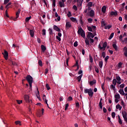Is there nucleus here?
Returning <instances> with one entry per match:
<instances>
[{"label":"nucleus","mask_w":127,"mask_h":127,"mask_svg":"<svg viewBox=\"0 0 127 127\" xmlns=\"http://www.w3.org/2000/svg\"><path fill=\"white\" fill-rule=\"evenodd\" d=\"M85 94H88L90 98H92L94 95V92H93V89H85L84 90Z\"/></svg>","instance_id":"nucleus-1"},{"label":"nucleus","mask_w":127,"mask_h":127,"mask_svg":"<svg viewBox=\"0 0 127 127\" xmlns=\"http://www.w3.org/2000/svg\"><path fill=\"white\" fill-rule=\"evenodd\" d=\"M77 33L79 35H81L83 38H85L86 37V35L85 34V31L83 30L82 28H79L77 31Z\"/></svg>","instance_id":"nucleus-2"},{"label":"nucleus","mask_w":127,"mask_h":127,"mask_svg":"<svg viewBox=\"0 0 127 127\" xmlns=\"http://www.w3.org/2000/svg\"><path fill=\"white\" fill-rule=\"evenodd\" d=\"M26 80L28 83H33V78H32L30 75H27Z\"/></svg>","instance_id":"nucleus-3"},{"label":"nucleus","mask_w":127,"mask_h":127,"mask_svg":"<svg viewBox=\"0 0 127 127\" xmlns=\"http://www.w3.org/2000/svg\"><path fill=\"white\" fill-rule=\"evenodd\" d=\"M2 54L5 59V60H7L8 58V53L5 50H4V53H2Z\"/></svg>","instance_id":"nucleus-4"},{"label":"nucleus","mask_w":127,"mask_h":127,"mask_svg":"<svg viewBox=\"0 0 127 127\" xmlns=\"http://www.w3.org/2000/svg\"><path fill=\"white\" fill-rule=\"evenodd\" d=\"M43 114H44V109L42 108L41 112H39V113L37 114V116H38L39 118H40L42 116H43Z\"/></svg>","instance_id":"nucleus-5"},{"label":"nucleus","mask_w":127,"mask_h":127,"mask_svg":"<svg viewBox=\"0 0 127 127\" xmlns=\"http://www.w3.org/2000/svg\"><path fill=\"white\" fill-rule=\"evenodd\" d=\"M19 13H20V10L18 9L16 13V18L13 19L14 21H16V19L19 17Z\"/></svg>","instance_id":"nucleus-6"},{"label":"nucleus","mask_w":127,"mask_h":127,"mask_svg":"<svg viewBox=\"0 0 127 127\" xmlns=\"http://www.w3.org/2000/svg\"><path fill=\"white\" fill-rule=\"evenodd\" d=\"M24 99L26 103H29V96L27 95L24 96Z\"/></svg>","instance_id":"nucleus-7"},{"label":"nucleus","mask_w":127,"mask_h":127,"mask_svg":"<svg viewBox=\"0 0 127 127\" xmlns=\"http://www.w3.org/2000/svg\"><path fill=\"white\" fill-rule=\"evenodd\" d=\"M65 27L67 29H69L70 27H72V25H71V23H70L69 22H67L66 23Z\"/></svg>","instance_id":"nucleus-8"},{"label":"nucleus","mask_w":127,"mask_h":127,"mask_svg":"<svg viewBox=\"0 0 127 127\" xmlns=\"http://www.w3.org/2000/svg\"><path fill=\"white\" fill-rule=\"evenodd\" d=\"M110 15L111 16H117V15H118V11H112L110 13Z\"/></svg>","instance_id":"nucleus-9"},{"label":"nucleus","mask_w":127,"mask_h":127,"mask_svg":"<svg viewBox=\"0 0 127 127\" xmlns=\"http://www.w3.org/2000/svg\"><path fill=\"white\" fill-rule=\"evenodd\" d=\"M84 0H77V3L78 6H82V3Z\"/></svg>","instance_id":"nucleus-10"},{"label":"nucleus","mask_w":127,"mask_h":127,"mask_svg":"<svg viewBox=\"0 0 127 127\" xmlns=\"http://www.w3.org/2000/svg\"><path fill=\"white\" fill-rule=\"evenodd\" d=\"M54 30H56V31H58V32H60L61 31L60 28L55 25H54Z\"/></svg>","instance_id":"nucleus-11"},{"label":"nucleus","mask_w":127,"mask_h":127,"mask_svg":"<svg viewBox=\"0 0 127 127\" xmlns=\"http://www.w3.org/2000/svg\"><path fill=\"white\" fill-rule=\"evenodd\" d=\"M35 32V30L32 29L30 30V35H31V37H33L34 36V33Z\"/></svg>","instance_id":"nucleus-12"},{"label":"nucleus","mask_w":127,"mask_h":127,"mask_svg":"<svg viewBox=\"0 0 127 127\" xmlns=\"http://www.w3.org/2000/svg\"><path fill=\"white\" fill-rule=\"evenodd\" d=\"M79 23H81V26H83L84 25V22H83V17L80 16L79 17Z\"/></svg>","instance_id":"nucleus-13"},{"label":"nucleus","mask_w":127,"mask_h":127,"mask_svg":"<svg viewBox=\"0 0 127 127\" xmlns=\"http://www.w3.org/2000/svg\"><path fill=\"white\" fill-rule=\"evenodd\" d=\"M41 48L42 52H45V51L46 50V47H45V46L42 45L41 46Z\"/></svg>","instance_id":"nucleus-14"},{"label":"nucleus","mask_w":127,"mask_h":127,"mask_svg":"<svg viewBox=\"0 0 127 127\" xmlns=\"http://www.w3.org/2000/svg\"><path fill=\"white\" fill-rule=\"evenodd\" d=\"M112 46H113V48L115 49V51H118V46H117V44L114 43L112 45Z\"/></svg>","instance_id":"nucleus-15"},{"label":"nucleus","mask_w":127,"mask_h":127,"mask_svg":"<svg viewBox=\"0 0 127 127\" xmlns=\"http://www.w3.org/2000/svg\"><path fill=\"white\" fill-rule=\"evenodd\" d=\"M107 9V7L106 6H103L102 8V11L103 13H106V10Z\"/></svg>","instance_id":"nucleus-16"},{"label":"nucleus","mask_w":127,"mask_h":127,"mask_svg":"<svg viewBox=\"0 0 127 127\" xmlns=\"http://www.w3.org/2000/svg\"><path fill=\"white\" fill-rule=\"evenodd\" d=\"M94 14H95V12L94 11V10H91L89 12L90 16H91L92 17L94 16Z\"/></svg>","instance_id":"nucleus-17"},{"label":"nucleus","mask_w":127,"mask_h":127,"mask_svg":"<svg viewBox=\"0 0 127 127\" xmlns=\"http://www.w3.org/2000/svg\"><path fill=\"white\" fill-rule=\"evenodd\" d=\"M122 116H123V118H127V112L122 111Z\"/></svg>","instance_id":"nucleus-18"},{"label":"nucleus","mask_w":127,"mask_h":127,"mask_svg":"<svg viewBox=\"0 0 127 127\" xmlns=\"http://www.w3.org/2000/svg\"><path fill=\"white\" fill-rule=\"evenodd\" d=\"M119 92L121 95H122L123 96H125V92L124 91V89H120L119 90Z\"/></svg>","instance_id":"nucleus-19"},{"label":"nucleus","mask_w":127,"mask_h":127,"mask_svg":"<svg viewBox=\"0 0 127 127\" xmlns=\"http://www.w3.org/2000/svg\"><path fill=\"white\" fill-rule=\"evenodd\" d=\"M59 5L60 7H64L65 6V4H64V3H62V1H60L59 2Z\"/></svg>","instance_id":"nucleus-20"},{"label":"nucleus","mask_w":127,"mask_h":127,"mask_svg":"<svg viewBox=\"0 0 127 127\" xmlns=\"http://www.w3.org/2000/svg\"><path fill=\"white\" fill-rule=\"evenodd\" d=\"M115 99H121V96H120V94L119 93H116L115 95Z\"/></svg>","instance_id":"nucleus-21"},{"label":"nucleus","mask_w":127,"mask_h":127,"mask_svg":"<svg viewBox=\"0 0 127 127\" xmlns=\"http://www.w3.org/2000/svg\"><path fill=\"white\" fill-rule=\"evenodd\" d=\"M91 28H92V30H94V31H95L94 32L95 35H97V34H96V26L92 25L91 26Z\"/></svg>","instance_id":"nucleus-22"},{"label":"nucleus","mask_w":127,"mask_h":127,"mask_svg":"<svg viewBox=\"0 0 127 127\" xmlns=\"http://www.w3.org/2000/svg\"><path fill=\"white\" fill-rule=\"evenodd\" d=\"M96 80H93L90 81V85L91 86H93V85H94V84H96Z\"/></svg>","instance_id":"nucleus-23"},{"label":"nucleus","mask_w":127,"mask_h":127,"mask_svg":"<svg viewBox=\"0 0 127 127\" xmlns=\"http://www.w3.org/2000/svg\"><path fill=\"white\" fill-rule=\"evenodd\" d=\"M30 19H31V16H30L29 17H26L25 18L26 22H28V21H29V20H30Z\"/></svg>","instance_id":"nucleus-24"},{"label":"nucleus","mask_w":127,"mask_h":127,"mask_svg":"<svg viewBox=\"0 0 127 127\" xmlns=\"http://www.w3.org/2000/svg\"><path fill=\"white\" fill-rule=\"evenodd\" d=\"M93 33H92V32H88V35H87V37L88 39H90V37H91V35H92Z\"/></svg>","instance_id":"nucleus-25"},{"label":"nucleus","mask_w":127,"mask_h":127,"mask_svg":"<svg viewBox=\"0 0 127 127\" xmlns=\"http://www.w3.org/2000/svg\"><path fill=\"white\" fill-rule=\"evenodd\" d=\"M99 65L100 68H103V61H99Z\"/></svg>","instance_id":"nucleus-26"},{"label":"nucleus","mask_w":127,"mask_h":127,"mask_svg":"<svg viewBox=\"0 0 127 127\" xmlns=\"http://www.w3.org/2000/svg\"><path fill=\"white\" fill-rule=\"evenodd\" d=\"M85 42L86 45H90V42H89V40H88L87 38L85 39Z\"/></svg>","instance_id":"nucleus-27"},{"label":"nucleus","mask_w":127,"mask_h":127,"mask_svg":"<svg viewBox=\"0 0 127 127\" xmlns=\"http://www.w3.org/2000/svg\"><path fill=\"white\" fill-rule=\"evenodd\" d=\"M82 75L81 74L80 75L78 76L77 77V80L78 82H80L81 81V79L82 78Z\"/></svg>","instance_id":"nucleus-28"},{"label":"nucleus","mask_w":127,"mask_h":127,"mask_svg":"<svg viewBox=\"0 0 127 127\" xmlns=\"http://www.w3.org/2000/svg\"><path fill=\"white\" fill-rule=\"evenodd\" d=\"M112 27V25H108L107 26H105L104 28L105 29H110Z\"/></svg>","instance_id":"nucleus-29"},{"label":"nucleus","mask_w":127,"mask_h":127,"mask_svg":"<svg viewBox=\"0 0 127 127\" xmlns=\"http://www.w3.org/2000/svg\"><path fill=\"white\" fill-rule=\"evenodd\" d=\"M70 18V20H71L72 22H75V21H77V19H76V18H75L74 17H71Z\"/></svg>","instance_id":"nucleus-30"},{"label":"nucleus","mask_w":127,"mask_h":127,"mask_svg":"<svg viewBox=\"0 0 127 127\" xmlns=\"http://www.w3.org/2000/svg\"><path fill=\"white\" fill-rule=\"evenodd\" d=\"M118 120H119V123L120 125H122L123 124V122H122V119H121V117H120V116H118Z\"/></svg>","instance_id":"nucleus-31"},{"label":"nucleus","mask_w":127,"mask_h":127,"mask_svg":"<svg viewBox=\"0 0 127 127\" xmlns=\"http://www.w3.org/2000/svg\"><path fill=\"white\" fill-rule=\"evenodd\" d=\"M107 42H105L103 44V47H102V49L103 48H106L107 46Z\"/></svg>","instance_id":"nucleus-32"},{"label":"nucleus","mask_w":127,"mask_h":127,"mask_svg":"<svg viewBox=\"0 0 127 127\" xmlns=\"http://www.w3.org/2000/svg\"><path fill=\"white\" fill-rule=\"evenodd\" d=\"M117 79L116 78H114L113 80V85L116 86V85H117Z\"/></svg>","instance_id":"nucleus-33"},{"label":"nucleus","mask_w":127,"mask_h":127,"mask_svg":"<svg viewBox=\"0 0 127 127\" xmlns=\"http://www.w3.org/2000/svg\"><path fill=\"white\" fill-rule=\"evenodd\" d=\"M38 64L39 65V66H40L41 67H42V66H43V64H42V61L41 60H39L38 61Z\"/></svg>","instance_id":"nucleus-34"},{"label":"nucleus","mask_w":127,"mask_h":127,"mask_svg":"<svg viewBox=\"0 0 127 127\" xmlns=\"http://www.w3.org/2000/svg\"><path fill=\"white\" fill-rule=\"evenodd\" d=\"M122 106H121L120 105V104H118L117 106H116V109H119L120 111H121V110H122Z\"/></svg>","instance_id":"nucleus-35"},{"label":"nucleus","mask_w":127,"mask_h":127,"mask_svg":"<svg viewBox=\"0 0 127 127\" xmlns=\"http://www.w3.org/2000/svg\"><path fill=\"white\" fill-rule=\"evenodd\" d=\"M87 29L88 31H90V32H93L92 27H89V26H87Z\"/></svg>","instance_id":"nucleus-36"},{"label":"nucleus","mask_w":127,"mask_h":127,"mask_svg":"<svg viewBox=\"0 0 127 127\" xmlns=\"http://www.w3.org/2000/svg\"><path fill=\"white\" fill-rule=\"evenodd\" d=\"M37 91H38V92L36 94V97L37 99H40V95H39V91H38V88H37Z\"/></svg>","instance_id":"nucleus-37"},{"label":"nucleus","mask_w":127,"mask_h":127,"mask_svg":"<svg viewBox=\"0 0 127 127\" xmlns=\"http://www.w3.org/2000/svg\"><path fill=\"white\" fill-rule=\"evenodd\" d=\"M114 33H112L109 38V40H111V39H112V38H113L114 37Z\"/></svg>","instance_id":"nucleus-38"},{"label":"nucleus","mask_w":127,"mask_h":127,"mask_svg":"<svg viewBox=\"0 0 127 127\" xmlns=\"http://www.w3.org/2000/svg\"><path fill=\"white\" fill-rule=\"evenodd\" d=\"M56 0H53V7H55L56 6Z\"/></svg>","instance_id":"nucleus-39"},{"label":"nucleus","mask_w":127,"mask_h":127,"mask_svg":"<svg viewBox=\"0 0 127 127\" xmlns=\"http://www.w3.org/2000/svg\"><path fill=\"white\" fill-rule=\"evenodd\" d=\"M42 35H46V30H45V29L42 30Z\"/></svg>","instance_id":"nucleus-40"},{"label":"nucleus","mask_w":127,"mask_h":127,"mask_svg":"<svg viewBox=\"0 0 127 127\" xmlns=\"http://www.w3.org/2000/svg\"><path fill=\"white\" fill-rule=\"evenodd\" d=\"M49 31H50V32H49L50 35H52V34H53V31H52V29L49 28Z\"/></svg>","instance_id":"nucleus-41"},{"label":"nucleus","mask_w":127,"mask_h":127,"mask_svg":"<svg viewBox=\"0 0 127 127\" xmlns=\"http://www.w3.org/2000/svg\"><path fill=\"white\" fill-rule=\"evenodd\" d=\"M89 60L90 63H93V58L91 56V55H89Z\"/></svg>","instance_id":"nucleus-42"},{"label":"nucleus","mask_w":127,"mask_h":127,"mask_svg":"<svg viewBox=\"0 0 127 127\" xmlns=\"http://www.w3.org/2000/svg\"><path fill=\"white\" fill-rule=\"evenodd\" d=\"M111 89H113L114 90V91H116V86H115V85L112 84L111 85Z\"/></svg>","instance_id":"nucleus-43"},{"label":"nucleus","mask_w":127,"mask_h":127,"mask_svg":"<svg viewBox=\"0 0 127 127\" xmlns=\"http://www.w3.org/2000/svg\"><path fill=\"white\" fill-rule=\"evenodd\" d=\"M87 5H88L89 7H92V6L93 5V2H89L88 3Z\"/></svg>","instance_id":"nucleus-44"},{"label":"nucleus","mask_w":127,"mask_h":127,"mask_svg":"<svg viewBox=\"0 0 127 127\" xmlns=\"http://www.w3.org/2000/svg\"><path fill=\"white\" fill-rule=\"evenodd\" d=\"M46 87L47 88V90L48 91H49V89H50V86H49V84H48V83L46 84Z\"/></svg>","instance_id":"nucleus-45"},{"label":"nucleus","mask_w":127,"mask_h":127,"mask_svg":"<svg viewBox=\"0 0 127 127\" xmlns=\"http://www.w3.org/2000/svg\"><path fill=\"white\" fill-rule=\"evenodd\" d=\"M10 0H4V4H7V3H8L9 2V1Z\"/></svg>","instance_id":"nucleus-46"},{"label":"nucleus","mask_w":127,"mask_h":127,"mask_svg":"<svg viewBox=\"0 0 127 127\" xmlns=\"http://www.w3.org/2000/svg\"><path fill=\"white\" fill-rule=\"evenodd\" d=\"M112 117L113 119H115V118H116V113L112 112Z\"/></svg>","instance_id":"nucleus-47"},{"label":"nucleus","mask_w":127,"mask_h":127,"mask_svg":"<svg viewBox=\"0 0 127 127\" xmlns=\"http://www.w3.org/2000/svg\"><path fill=\"white\" fill-rule=\"evenodd\" d=\"M89 23H92V21H93V19L89 18L87 19Z\"/></svg>","instance_id":"nucleus-48"},{"label":"nucleus","mask_w":127,"mask_h":127,"mask_svg":"<svg viewBox=\"0 0 127 127\" xmlns=\"http://www.w3.org/2000/svg\"><path fill=\"white\" fill-rule=\"evenodd\" d=\"M117 80V81H121V80H122V78H121V77H120V76H116V80Z\"/></svg>","instance_id":"nucleus-49"},{"label":"nucleus","mask_w":127,"mask_h":127,"mask_svg":"<svg viewBox=\"0 0 127 127\" xmlns=\"http://www.w3.org/2000/svg\"><path fill=\"white\" fill-rule=\"evenodd\" d=\"M10 4H11V2H8V4L6 5L5 6V8H7V9H8V6H9V5H10Z\"/></svg>","instance_id":"nucleus-50"},{"label":"nucleus","mask_w":127,"mask_h":127,"mask_svg":"<svg viewBox=\"0 0 127 127\" xmlns=\"http://www.w3.org/2000/svg\"><path fill=\"white\" fill-rule=\"evenodd\" d=\"M73 46H74V47H77V46H78V42L75 41V42L74 43Z\"/></svg>","instance_id":"nucleus-51"},{"label":"nucleus","mask_w":127,"mask_h":127,"mask_svg":"<svg viewBox=\"0 0 127 127\" xmlns=\"http://www.w3.org/2000/svg\"><path fill=\"white\" fill-rule=\"evenodd\" d=\"M102 105H103V104L102 103V102L101 101H100V102H99V107H100V108L101 110L103 109V106Z\"/></svg>","instance_id":"nucleus-52"},{"label":"nucleus","mask_w":127,"mask_h":127,"mask_svg":"<svg viewBox=\"0 0 127 127\" xmlns=\"http://www.w3.org/2000/svg\"><path fill=\"white\" fill-rule=\"evenodd\" d=\"M102 56L103 58H105V57H106V53L105 52L102 53Z\"/></svg>","instance_id":"nucleus-53"},{"label":"nucleus","mask_w":127,"mask_h":127,"mask_svg":"<svg viewBox=\"0 0 127 127\" xmlns=\"http://www.w3.org/2000/svg\"><path fill=\"white\" fill-rule=\"evenodd\" d=\"M73 8L75 11L78 10V8L77 7V6H76V5H74L73 6Z\"/></svg>","instance_id":"nucleus-54"},{"label":"nucleus","mask_w":127,"mask_h":127,"mask_svg":"<svg viewBox=\"0 0 127 127\" xmlns=\"http://www.w3.org/2000/svg\"><path fill=\"white\" fill-rule=\"evenodd\" d=\"M67 15L68 17H70V16H72V14L71 13V12L69 11L67 14Z\"/></svg>","instance_id":"nucleus-55"},{"label":"nucleus","mask_w":127,"mask_h":127,"mask_svg":"<svg viewBox=\"0 0 127 127\" xmlns=\"http://www.w3.org/2000/svg\"><path fill=\"white\" fill-rule=\"evenodd\" d=\"M120 88H121V89H124V88H125V83H123L121 85H120Z\"/></svg>","instance_id":"nucleus-56"},{"label":"nucleus","mask_w":127,"mask_h":127,"mask_svg":"<svg viewBox=\"0 0 127 127\" xmlns=\"http://www.w3.org/2000/svg\"><path fill=\"white\" fill-rule=\"evenodd\" d=\"M68 107H69V104L67 103L65 104V111L68 110Z\"/></svg>","instance_id":"nucleus-57"},{"label":"nucleus","mask_w":127,"mask_h":127,"mask_svg":"<svg viewBox=\"0 0 127 127\" xmlns=\"http://www.w3.org/2000/svg\"><path fill=\"white\" fill-rule=\"evenodd\" d=\"M109 56H107L106 57H105V62H108V59H109Z\"/></svg>","instance_id":"nucleus-58"},{"label":"nucleus","mask_w":127,"mask_h":127,"mask_svg":"<svg viewBox=\"0 0 127 127\" xmlns=\"http://www.w3.org/2000/svg\"><path fill=\"white\" fill-rule=\"evenodd\" d=\"M122 65H123V64L121 62H120L118 64V68H121L122 67Z\"/></svg>","instance_id":"nucleus-59"},{"label":"nucleus","mask_w":127,"mask_h":127,"mask_svg":"<svg viewBox=\"0 0 127 127\" xmlns=\"http://www.w3.org/2000/svg\"><path fill=\"white\" fill-rule=\"evenodd\" d=\"M119 39L120 40H121V41H122V42H124V40H123V35H121L119 37Z\"/></svg>","instance_id":"nucleus-60"},{"label":"nucleus","mask_w":127,"mask_h":127,"mask_svg":"<svg viewBox=\"0 0 127 127\" xmlns=\"http://www.w3.org/2000/svg\"><path fill=\"white\" fill-rule=\"evenodd\" d=\"M56 38L57 39H58V40H59V41H61V38H60V37L58 36H56Z\"/></svg>","instance_id":"nucleus-61"},{"label":"nucleus","mask_w":127,"mask_h":127,"mask_svg":"<svg viewBox=\"0 0 127 127\" xmlns=\"http://www.w3.org/2000/svg\"><path fill=\"white\" fill-rule=\"evenodd\" d=\"M95 69L96 73H99V69L98 68V67H97V66H95Z\"/></svg>","instance_id":"nucleus-62"},{"label":"nucleus","mask_w":127,"mask_h":127,"mask_svg":"<svg viewBox=\"0 0 127 127\" xmlns=\"http://www.w3.org/2000/svg\"><path fill=\"white\" fill-rule=\"evenodd\" d=\"M89 40L90 41V43H94V39L91 38H89Z\"/></svg>","instance_id":"nucleus-63"},{"label":"nucleus","mask_w":127,"mask_h":127,"mask_svg":"<svg viewBox=\"0 0 127 127\" xmlns=\"http://www.w3.org/2000/svg\"><path fill=\"white\" fill-rule=\"evenodd\" d=\"M124 50L125 51L124 53H127V47H124Z\"/></svg>","instance_id":"nucleus-64"}]
</instances>
